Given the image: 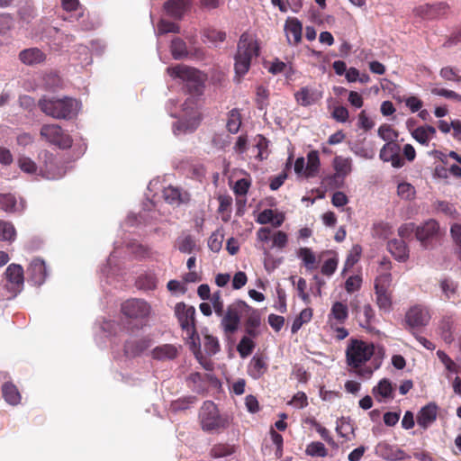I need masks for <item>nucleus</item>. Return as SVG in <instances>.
Returning a JSON list of instances; mask_svg holds the SVG:
<instances>
[{
	"instance_id": "c9c22d12",
	"label": "nucleus",
	"mask_w": 461,
	"mask_h": 461,
	"mask_svg": "<svg viewBox=\"0 0 461 461\" xmlns=\"http://www.w3.org/2000/svg\"><path fill=\"white\" fill-rule=\"evenodd\" d=\"M186 335L187 343L190 346L191 351L194 353L195 358L202 357L201 341L197 333L196 328L192 331H185Z\"/></svg>"
},
{
	"instance_id": "72a5a7b5",
	"label": "nucleus",
	"mask_w": 461,
	"mask_h": 461,
	"mask_svg": "<svg viewBox=\"0 0 461 461\" xmlns=\"http://www.w3.org/2000/svg\"><path fill=\"white\" fill-rule=\"evenodd\" d=\"M313 311L312 308H305L301 311L298 316L293 321L291 331L295 334L303 324L308 323L312 318Z\"/></svg>"
},
{
	"instance_id": "e2e57ef3",
	"label": "nucleus",
	"mask_w": 461,
	"mask_h": 461,
	"mask_svg": "<svg viewBox=\"0 0 461 461\" xmlns=\"http://www.w3.org/2000/svg\"><path fill=\"white\" fill-rule=\"evenodd\" d=\"M256 147L257 149H258V158H259V159H263L264 158V154L267 151V148H268V140L261 135V134H258L256 138Z\"/></svg>"
},
{
	"instance_id": "6ab92c4d",
	"label": "nucleus",
	"mask_w": 461,
	"mask_h": 461,
	"mask_svg": "<svg viewBox=\"0 0 461 461\" xmlns=\"http://www.w3.org/2000/svg\"><path fill=\"white\" fill-rule=\"evenodd\" d=\"M178 354V348L173 344L157 346L150 352L151 357L158 361L174 360Z\"/></svg>"
},
{
	"instance_id": "473e14b6",
	"label": "nucleus",
	"mask_w": 461,
	"mask_h": 461,
	"mask_svg": "<svg viewBox=\"0 0 461 461\" xmlns=\"http://www.w3.org/2000/svg\"><path fill=\"white\" fill-rule=\"evenodd\" d=\"M393 385L389 379H382L376 386L373 388V394L378 398H393Z\"/></svg>"
},
{
	"instance_id": "bb28decb",
	"label": "nucleus",
	"mask_w": 461,
	"mask_h": 461,
	"mask_svg": "<svg viewBox=\"0 0 461 461\" xmlns=\"http://www.w3.org/2000/svg\"><path fill=\"white\" fill-rule=\"evenodd\" d=\"M321 161L319 152L317 150H311L307 154V164L303 172L306 178H312L318 175L320 171Z\"/></svg>"
},
{
	"instance_id": "6e6552de",
	"label": "nucleus",
	"mask_w": 461,
	"mask_h": 461,
	"mask_svg": "<svg viewBox=\"0 0 461 461\" xmlns=\"http://www.w3.org/2000/svg\"><path fill=\"white\" fill-rule=\"evenodd\" d=\"M415 236L425 249L433 247L439 240L441 233L439 225L435 220H429L416 228Z\"/></svg>"
},
{
	"instance_id": "69168bd1",
	"label": "nucleus",
	"mask_w": 461,
	"mask_h": 461,
	"mask_svg": "<svg viewBox=\"0 0 461 461\" xmlns=\"http://www.w3.org/2000/svg\"><path fill=\"white\" fill-rule=\"evenodd\" d=\"M222 235L213 232L208 240V247L213 252H218L222 245Z\"/></svg>"
},
{
	"instance_id": "13d9d810",
	"label": "nucleus",
	"mask_w": 461,
	"mask_h": 461,
	"mask_svg": "<svg viewBox=\"0 0 461 461\" xmlns=\"http://www.w3.org/2000/svg\"><path fill=\"white\" fill-rule=\"evenodd\" d=\"M439 75L445 80L461 83V77L457 75L452 67L442 68Z\"/></svg>"
},
{
	"instance_id": "79ce46f5",
	"label": "nucleus",
	"mask_w": 461,
	"mask_h": 461,
	"mask_svg": "<svg viewBox=\"0 0 461 461\" xmlns=\"http://www.w3.org/2000/svg\"><path fill=\"white\" fill-rule=\"evenodd\" d=\"M252 339L249 336H244L239 342L237 349L240 357H246L253 352L256 345Z\"/></svg>"
},
{
	"instance_id": "39448f33",
	"label": "nucleus",
	"mask_w": 461,
	"mask_h": 461,
	"mask_svg": "<svg viewBox=\"0 0 461 461\" xmlns=\"http://www.w3.org/2000/svg\"><path fill=\"white\" fill-rule=\"evenodd\" d=\"M199 420L204 431H212L226 426V420L220 416L216 404L212 401H205L203 403Z\"/></svg>"
},
{
	"instance_id": "c03bdc74",
	"label": "nucleus",
	"mask_w": 461,
	"mask_h": 461,
	"mask_svg": "<svg viewBox=\"0 0 461 461\" xmlns=\"http://www.w3.org/2000/svg\"><path fill=\"white\" fill-rule=\"evenodd\" d=\"M177 249L182 253H192L195 248V241L191 235H185L178 238L176 241Z\"/></svg>"
},
{
	"instance_id": "bf43d9fd",
	"label": "nucleus",
	"mask_w": 461,
	"mask_h": 461,
	"mask_svg": "<svg viewBox=\"0 0 461 461\" xmlns=\"http://www.w3.org/2000/svg\"><path fill=\"white\" fill-rule=\"evenodd\" d=\"M331 117L339 122H346L348 120V110L345 106H336L332 113Z\"/></svg>"
},
{
	"instance_id": "7c9ffc66",
	"label": "nucleus",
	"mask_w": 461,
	"mask_h": 461,
	"mask_svg": "<svg viewBox=\"0 0 461 461\" xmlns=\"http://www.w3.org/2000/svg\"><path fill=\"white\" fill-rule=\"evenodd\" d=\"M158 279L153 273H144L138 276L136 280L137 288L144 291H152L157 288Z\"/></svg>"
},
{
	"instance_id": "774afa93",
	"label": "nucleus",
	"mask_w": 461,
	"mask_h": 461,
	"mask_svg": "<svg viewBox=\"0 0 461 461\" xmlns=\"http://www.w3.org/2000/svg\"><path fill=\"white\" fill-rule=\"evenodd\" d=\"M204 35L209 41H211L212 42H216V41L222 42L226 39V33L224 32L217 31L214 29L206 30L204 32Z\"/></svg>"
},
{
	"instance_id": "4be33fe9",
	"label": "nucleus",
	"mask_w": 461,
	"mask_h": 461,
	"mask_svg": "<svg viewBox=\"0 0 461 461\" xmlns=\"http://www.w3.org/2000/svg\"><path fill=\"white\" fill-rule=\"evenodd\" d=\"M267 369L268 364L266 357L256 355L251 358L248 366V374L253 379H259L267 372Z\"/></svg>"
},
{
	"instance_id": "20e7f679",
	"label": "nucleus",
	"mask_w": 461,
	"mask_h": 461,
	"mask_svg": "<svg viewBox=\"0 0 461 461\" xmlns=\"http://www.w3.org/2000/svg\"><path fill=\"white\" fill-rule=\"evenodd\" d=\"M391 273H380L375 279L374 289L375 304L380 311L389 312L393 306V292Z\"/></svg>"
},
{
	"instance_id": "052dcab7",
	"label": "nucleus",
	"mask_w": 461,
	"mask_h": 461,
	"mask_svg": "<svg viewBox=\"0 0 461 461\" xmlns=\"http://www.w3.org/2000/svg\"><path fill=\"white\" fill-rule=\"evenodd\" d=\"M211 302H212V304L215 313L218 316H222L224 311H223V302L221 299V291H217L212 294Z\"/></svg>"
},
{
	"instance_id": "f8f14e48",
	"label": "nucleus",
	"mask_w": 461,
	"mask_h": 461,
	"mask_svg": "<svg viewBox=\"0 0 461 461\" xmlns=\"http://www.w3.org/2000/svg\"><path fill=\"white\" fill-rule=\"evenodd\" d=\"M122 312L131 319H144L150 313V306L140 299H130L122 304Z\"/></svg>"
},
{
	"instance_id": "9d476101",
	"label": "nucleus",
	"mask_w": 461,
	"mask_h": 461,
	"mask_svg": "<svg viewBox=\"0 0 461 461\" xmlns=\"http://www.w3.org/2000/svg\"><path fill=\"white\" fill-rule=\"evenodd\" d=\"M430 318L428 308L421 305H415L407 311L405 314V324L410 331L415 334L414 330L427 326Z\"/></svg>"
},
{
	"instance_id": "e433bc0d",
	"label": "nucleus",
	"mask_w": 461,
	"mask_h": 461,
	"mask_svg": "<svg viewBox=\"0 0 461 461\" xmlns=\"http://www.w3.org/2000/svg\"><path fill=\"white\" fill-rule=\"evenodd\" d=\"M400 146L396 142H387L380 150L379 157L384 162H389L399 155Z\"/></svg>"
},
{
	"instance_id": "58836bf2",
	"label": "nucleus",
	"mask_w": 461,
	"mask_h": 461,
	"mask_svg": "<svg viewBox=\"0 0 461 461\" xmlns=\"http://www.w3.org/2000/svg\"><path fill=\"white\" fill-rule=\"evenodd\" d=\"M241 125V115L238 109L229 112L226 127L230 133H237Z\"/></svg>"
},
{
	"instance_id": "2eb2a0df",
	"label": "nucleus",
	"mask_w": 461,
	"mask_h": 461,
	"mask_svg": "<svg viewBox=\"0 0 461 461\" xmlns=\"http://www.w3.org/2000/svg\"><path fill=\"white\" fill-rule=\"evenodd\" d=\"M151 343L152 339L148 336L126 340L123 345L124 355L128 357H139L151 346Z\"/></svg>"
},
{
	"instance_id": "4468645a",
	"label": "nucleus",
	"mask_w": 461,
	"mask_h": 461,
	"mask_svg": "<svg viewBox=\"0 0 461 461\" xmlns=\"http://www.w3.org/2000/svg\"><path fill=\"white\" fill-rule=\"evenodd\" d=\"M448 5L446 2H438L435 4H424L413 9L415 16L426 20H433L439 18L447 14Z\"/></svg>"
},
{
	"instance_id": "dca6fc26",
	"label": "nucleus",
	"mask_w": 461,
	"mask_h": 461,
	"mask_svg": "<svg viewBox=\"0 0 461 461\" xmlns=\"http://www.w3.org/2000/svg\"><path fill=\"white\" fill-rule=\"evenodd\" d=\"M294 96L299 105L308 107L317 104L322 98V93L310 86H303Z\"/></svg>"
},
{
	"instance_id": "4c0bfd02",
	"label": "nucleus",
	"mask_w": 461,
	"mask_h": 461,
	"mask_svg": "<svg viewBox=\"0 0 461 461\" xmlns=\"http://www.w3.org/2000/svg\"><path fill=\"white\" fill-rule=\"evenodd\" d=\"M454 322L451 318H444L439 324L440 336L446 343H451L454 340L453 337Z\"/></svg>"
},
{
	"instance_id": "3c124183",
	"label": "nucleus",
	"mask_w": 461,
	"mask_h": 461,
	"mask_svg": "<svg viewBox=\"0 0 461 461\" xmlns=\"http://www.w3.org/2000/svg\"><path fill=\"white\" fill-rule=\"evenodd\" d=\"M17 163H18L19 168L24 173L35 174L37 171L38 167H37L36 163L28 157H25V156L19 157Z\"/></svg>"
},
{
	"instance_id": "412c9836",
	"label": "nucleus",
	"mask_w": 461,
	"mask_h": 461,
	"mask_svg": "<svg viewBox=\"0 0 461 461\" xmlns=\"http://www.w3.org/2000/svg\"><path fill=\"white\" fill-rule=\"evenodd\" d=\"M19 59L27 66H34L43 63L46 59V55L38 48H29L19 53Z\"/></svg>"
},
{
	"instance_id": "cd10ccee",
	"label": "nucleus",
	"mask_w": 461,
	"mask_h": 461,
	"mask_svg": "<svg viewBox=\"0 0 461 461\" xmlns=\"http://www.w3.org/2000/svg\"><path fill=\"white\" fill-rule=\"evenodd\" d=\"M247 320L245 322V331L251 338H257L258 331L257 330L260 325V317L256 310L251 308L249 313H245Z\"/></svg>"
},
{
	"instance_id": "f3484780",
	"label": "nucleus",
	"mask_w": 461,
	"mask_h": 461,
	"mask_svg": "<svg viewBox=\"0 0 461 461\" xmlns=\"http://www.w3.org/2000/svg\"><path fill=\"white\" fill-rule=\"evenodd\" d=\"M438 406L434 402H429L423 406L417 414V423L420 427L426 429L437 419Z\"/></svg>"
},
{
	"instance_id": "393cba45",
	"label": "nucleus",
	"mask_w": 461,
	"mask_h": 461,
	"mask_svg": "<svg viewBox=\"0 0 461 461\" xmlns=\"http://www.w3.org/2000/svg\"><path fill=\"white\" fill-rule=\"evenodd\" d=\"M188 5L189 0H168L165 3L164 8L168 15L180 19L184 15Z\"/></svg>"
},
{
	"instance_id": "7ed1b4c3",
	"label": "nucleus",
	"mask_w": 461,
	"mask_h": 461,
	"mask_svg": "<svg viewBox=\"0 0 461 461\" xmlns=\"http://www.w3.org/2000/svg\"><path fill=\"white\" fill-rule=\"evenodd\" d=\"M258 54L259 47L257 41L248 33H243L240 38L235 55L234 69L238 81L249 71L252 58Z\"/></svg>"
},
{
	"instance_id": "338daca9",
	"label": "nucleus",
	"mask_w": 461,
	"mask_h": 461,
	"mask_svg": "<svg viewBox=\"0 0 461 461\" xmlns=\"http://www.w3.org/2000/svg\"><path fill=\"white\" fill-rule=\"evenodd\" d=\"M338 266V259L335 258H331L327 259L323 265L321 266V273L325 276H331L335 273Z\"/></svg>"
},
{
	"instance_id": "a878e982",
	"label": "nucleus",
	"mask_w": 461,
	"mask_h": 461,
	"mask_svg": "<svg viewBox=\"0 0 461 461\" xmlns=\"http://www.w3.org/2000/svg\"><path fill=\"white\" fill-rule=\"evenodd\" d=\"M436 135V129L431 125L420 126L411 131V136L419 143L428 146L430 140Z\"/></svg>"
},
{
	"instance_id": "5fc2aeb1",
	"label": "nucleus",
	"mask_w": 461,
	"mask_h": 461,
	"mask_svg": "<svg viewBox=\"0 0 461 461\" xmlns=\"http://www.w3.org/2000/svg\"><path fill=\"white\" fill-rule=\"evenodd\" d=\"M288 243V236L283 230H277L274 232L272 236V246L271 248H277L278 249H283L287 246Z\"/></svg>"
},
{
	"instance_id": "0e129e2a",
	"label": "nucleus",
	"mask_w": 461,
	"mask_h": 461,
	"mask_svg": "<svg viewBox=\"0 0 461 461\" xmlns=\"http://www.w3.org/2000/svg\"><path fill=\"white\" fill-rule=\"evenodd\" d=\"M450 232L456 245L458 258L461 260V224H454Z\"/></svg>"
},
{
	"instance_id": "680f3d73",
	"label": "nucleus",
	"mask_w": 461,
	"mask_h": 461,
	"mask_svg": "<svg viewBox=\"0 0 461 461\" xmlns=\"http://www.w3.org/2000/svg\"><path fill=\"white\" fill-rule=\"evenodd\" d=\"M431 93L433 95H438V96H443V97H446V98H449V99H453L458 103L461 102V95L457 93H456L455 91H452V90H447V89H445V88H433L431 90Z\"/></svg>"
},
{
	"instance_id": "aec40b11",
	"label": "nucleus",
	"mask_w": 461,
	"mask_h": 461,
	"mask_svg": "<svg viewBox=\"0 0 461 461\" xmlns=\"http://www.w3.org/2000/svg\"><path fill=\"white\" fill-rule=\"evenodd\" d=\"M28 273L34 285H42L47 276L45 262L40 258L33 259L28 267Z\"/></svg>"
},
{
	"instance_id": "603ef678",
	"label": "nucleus",
	"mask_w": 461,
	"mask_h": 461,
	"mask_svg": "<svg viewBox=\"0 0 461 461\" xmlns=\"http://www.w3.org/2000/svg\"><path fill=\"white\" fill-rule=\"evenodd\" d=\"M234 452L233 447L228 444H217L211 449V456L215 458L230 456Z\"/></svg>"
},
{
	"instance_id": "de8ad7c7",
	"label": "nucleus",
	"mask_w": 461,
	"mask_h": 461,
	"mask_svg": "<svg viewBox=\"0 0 461 461\" xmlns=\"http://www.w3.org/2000/svg\"><path fill=\"white\" fill-rule=\"evenodd\" d=\"M437 356L449 373L457 374L460 372L459 366L454 362L444 351L438 350Z\"/></svg>"
},
{
	"instance_id": "a211bd4d",
	"label": "nucleus",
	"mask_w": 461,
	"mask_h": 461,
	"mask_svg": "<svg viewBox=\"0 0 461 461\" xmlns=\"http://www.w3.org/2000/svg\"><path fill=\"white\" fill-rule=\"evenodd\" d=\"M287 41L290 45H297L302 40L303 25L297 18H289L285 25Z\"/></svg>"
},
{
	"instance_id": "4d7b16f0",
	"label": "nucleus",
	"mask_w": 461,
	"mask_h": 461,
	"mask_svg": "<svg viewBox=\"0 0 461 461\" xmlns=\"http://www.w3.org/2000/svg\"><path fill=\"white\" fill-rule=\"evenodd\" d=\"M362 285V278L360 276H351L345 283V289L348 293H353L360 289Z\"/></svg>"
},
{
	"instance_id": "6e6d98bb",
	"label": "nucleus",
	"mask_w": 461,
	"mask_h": 461,
	"mask_svg": "<svg viewBox=\"0 0 461 461\" xmlns=\"http://www.w3.org/2000/svg\"><path fill=\"white\" fill-rule=\"evenodd\" d=\"M158 30L160 34L168 33V32L177 33V32H179L180 28H179L178 24H176L173 22L161 20L158 24Z\"/></svg>"
},
{
	"instance_id": "09e8293b",
	"label": "nucleus",
	"mask_w": 461,
	"mask_h": 461,
	"mask_svg": "<svg viewBox=\"0 0 461 461\" xmlns=\"http://www.w3.org/2000/svg\"><path fill=\"white\" fill-rule=\"evenodd\" d=\"M378 136L387 142H394L398 132L389 124H383L378 128Z\"/></svg>"
},
{
	"instance_id": "5701e85b",
	"label": "nucleus",
	"mask_w": 461,
	"mask_h": 461,
	"mask_svg": "<svg viewBox=\"0 0 461 461\" xmlns=\"http://www.w3.org/2000/svg\"><path fill=\"white\" fill-rule=\"evenodd\" d=\"M285 220L283 212H276L272 209H265L259 212L257 222L262 225L271 223L273 227H280Z\"/></svg>"
},
{
	"instance_id": "a18cd8bd",
	"label": "nucleus",
	"mask_w": 461,
	"mask_h": 461,
	"mask_svg": "<svg viewBox=\"0 0 461 461\" xmlns=\"http://www.w3.org/2000/svg\"><path fill=\"white\" fill-rule=\"evenodd\" d=\"M197 401V398L193 395L185 396L173 401L171 403V409L175 411H185L188 409L192 404Z\"/></svg>"
},
{
	"instance_id": "1a4fd4ad",
	"label": "nucleus",
	"mask_w": 461,
	"mask_h": 461,
	"mask_svg": "<svg viewBox=\"0 0 461 461\" xmlns=\"http://www.w3.org/2000/svg\"><path fill=\"white\" fill-rule=\"evenodd\" d=\"M335 173L327 176L324 183L328 185L339 187L343 182V179L350 174L352 170V160L350 158H343L336 156L332 162Z\"/></svg>"
},
{
	"instance_id": "f704fd0d",
	"label": "nucleus",
	"mask_w": 461,
	"mask_h": 461,
	"mask_svg": "<svg viewBox=\"0 0 461 461\" xmlns=\"http://www.w3.org/2000/svg\"><path fill=\"white\" fill-rule=\"evenodd\" d=\"M170 50L175 59H182L188 56L186 44L180 38H175L172 40Z\"/></svg>"
},
{
	"instance_id": "864d4df0",
	"label": "nucleus",
	"mask_w": 461,
	"mask_h": 461,
	"mask_svg": "<svg viewBox=\"0 0 461 461\" xmlns=\"http://www.w3.org/2000/svg\"><path fill=\"white\" fill-rule=\"evenodd\" d=\"M415 188L409 183H400L397 186V194L404 200H411L415 197Z\"/></svg>"
},
{
	"instance_id": "b1692460",
	"label": "nucleus",
	"mask_w": 461,
	"mask_h": 461,
	"mask_svg": "<svg viewBox=\"0 0 461 461\" xmlns=\"http://www.w3.org/2000/svg\"><path fill=\"white\" fill-rule=\"evenodd\" d=\"M387 249L392 256L398 261H406L409 258V250L402 240L393 239L387 243Z\"/></svg>"
},
{
	"instance_id": "49530a36",
	"label": "nucleus",
	"mask_w": 461,
	"mask_h": 461,
	"mask_svg": "<svg viewBox=\"0 0 461 461\" xmlns=\"http://www.w3.org/2000/svg\"><path fill=\"white\" fill-rule=\"evenodd\" d=\"M16 199L11 194H0V209L6 212L15 211Z\"/></svg>"
},
{
	"instance_id": "8fccbe9b",
	"label": "nucleus",
	"mask_w": 461,
	"mask_h": 461,
	"mask_svg": "<svg viewBox=\"0 0 461 461\" xmlns=\"http://www.w3.org/2000/svg\"><path fill=\"white\" fill-rule=\"evenodd\" d=\"M15 237V230L11 222L0 220V240H13Z\"/></svg>"
},
{
	"instance_id": "9b49d317",
	"label": "nucleus",
	"mask_w": 461,
	"mask_h": 461,
	"mask_svg": "<svg viewBox=\"0 0 461 461\" xmlns=\"http://www.w3.org/2000/svg\"><path fill=\"white\" fill-rule=\"evenodd\" d=\"M167 73L173 77H178L187 82H192L195 86H200L205 80V75L200 70L186 65H176L167 68Z\"/></svg>"
},
{
	"instance_id": "0eeeda50",
	"label": "nucleus",
	"mask_w": 461,
	"mask_h": 461,
	"mask_svg": "<svg viewBox=\"0 0 461 461\" xmlns=\"http://www.w3.org/2000/svg\"><path fill=\"white\" fill-rule=\"evenodd\" d=\"M41 137L49 143L59 149H68L72 146V139L58 124H44L40 131Z\"/></svg>"
},
{
	"instance_id": "ea45409f",
	"label": "nucleus",
	"mask_w": 461,
	"mask_h": 461,
	"mask_svg": "<svg viewBox=\"0 0 461 461\" xmlns=\"http://www.w3.org/2000/svg\"><path fill=\"white\" fill-rule=\"evenodd\" d=\"M298 257L303 260L304 266L308 269L316 267V257L309 248H301L298 251Z\"/></svg>"
},
{
	"instance_id": "423d86ee",
	"label": "nucleus",
	"mask_w": 461,
	"mask_h": 461,
	"mask_svg": "<svg viewBox=\"0 0 461 461\" xmlns=\"http://www.w3.org/2000/svg\"><path fill=\"white\" fill-rule=\"evenodd\" d=\"M249 311L251 307L244 301L239 300L230 304L221 322L224 331L230 334L234 333L239 328L240 317L249 313Z\"/></svg>"
},
{
	"instance_id": "37998d69",
	"label": "nucleus",
	"mask_w": 461,
	"mask_h": 461,
	"mask_svg": "<svg viewBox=\"0 0 461 461\" xmlns=\"http://www.w3.org/2000/svg\"><path fill=\"white\" fill-rule=\"evenodd\" d=\"M305 453L307 456L325 457L328 456V450L324 444L319 441H314L307 445Z\"/></svg>"
},
{
	"instance_id": "f03ea898",
	"label": "nucleus",
	"mask_w": 461,
	"mask_h": 461,
	"mask_svg": "<svg viewBox=\"0 0 461 461\" xmlns=\"http://www.w3.org/2000/svg\"><path fill=\"white\" fill-rule=\"evenodd\" d=\"M39 107L48 116L59 120H70L77 114L79 104L76 99L68 96L63 98L43 97L39 101Z\"/></svg>"
},
{
	"instance_id": "ddd939ff",
	"label": "nucleus",
	"mask_w": 461,
	"mask_h": 461,
	"mask_svg": "<svg viewBox=\"0 0 461 461\" xmlns=\"http://www.w3.org/2000/svg\"><path fill=\"white\" fill-rule=\"evenodd\" d=\"M175 313L178 320L181 329L184 331H192L195 329V308L187 306L184 303H176Z\"/></svg>"
},
{
	"instance_id": "f257e3e1",
	"label": "nucleus",
	"mask_w": 461,
	"mask_h": 461,
	"mask_svg": "<svg viewBox=\"0 0 461 461\" xmlns=\"http://www.w3.org/2000/svg\"><path fill=\"white\" fill-rule=\"evenodd\" d=\"M375 354L374 343L351 338L345 350L346 364L357 376L369 379L381 365Z\"/></svg>"
},
{
	"instance_id": "c756f323",
	"label": "nucleus",
	"mask_w": 461,
	"mask_h": 461,
	"mask_svg": "<svg viewBox=\"0 0 461 461\" xmlns=\"http://www.w3.org/2000/svg\"><path fill=\"white\" fill-rule=\"evenodd\" d=\"M5 276L7 280L14 285L17 286L23 285V268L20 265H9L5 270Z\"/></svg>"
},
{
	"instance_id": "a19ab883",
	"label": "nucleus",
	"mask_w": 461,
	"mask_h": 461,
	"mask_svg": "<svg viewBox=\"0 0 461 461\" xmlns=\"http://www.w3.org/2000/svg\"><path fill=\"white\" fill-rule=\"evenodd\" d=\"M203 348L207 355L212 356L220 351V343L216 337L211 334L203 336Z\"/></svg>"
},
{
	"instance_id": "c85d7f7f",
	"label": "nucleus",
	"mask_w": 461,
	"mask_h": 461,
	"mask_svg": "<svg viewBox=\"0 0 461 461\" xmlns=\"http://www.w3.org/2000/svg\"><path fill=\"white\" fill-rule=\"evenodd\" d=\"M2 394L5 401L11 405H17L21 402V394L13 383L6 382L2 385Z\"/></svg>"
},
{
	"instance_id": "2f4dec72",
	"label": "nucleus",
	"mask_w": 461,
	"mask_h": 461,
	"mask_svg": "<svg viewBox=\"0 0 461 461\" xmlns=\"http://www.w3.org/2000/svg\"><path fill=\"white\" fill-rule=\"evenodd\" d=\"M330 317H333L339 324H343L348 317L347 304L341 302L334 303L330 309Z\"/></svg>"
}]
</instances>
